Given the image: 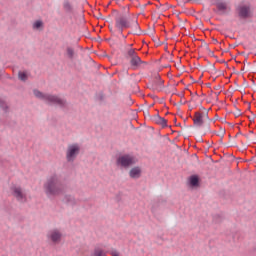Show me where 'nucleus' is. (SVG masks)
<instances>
[{"instance_id": "f257e3e1", "label": "nucleus", "mask_w": 256, "mask_h": 256, "mask_svg": "<svg viewBox=\"0 0 256 256\" xmlns=\"http://www.w3.org/2000/svg\"><path fill=\"white\" fill-rule=\"evenodd\" d=\"M63 189V183H61V179L57 175L50 176L44 184V192L50 198L61 195Z\"/></svg>"}, {"instance_id": "f03ea898", "label": "nucleus", "mask_w": 256, "mask_h": 256, "mask_svg": "<svg viewBox=\"0 0 256 256\" xmlns=\"http://www.w3.org/2000/svg\"><path fill=\"white\" fill-rule=\"evenodd\" d=\"M134 29V31H137L139 29V23L134 20L133 22H130L125 16L120 15L115 18V25H109V30L112 33H120V35H123V31L125 29Z\"/></svg>"}, {"instance_id": "7ed1b4c3", "label": "nucleus", "mask_w": 256, "mask_h": 256, "mask_svg": "<svg viewBox=\"0 0 256 256\" xmlns=\"http://www.w3.org/2000/svg\"><path fill=\"white\" fill-rule=\"evenodd\" d=\"M34 95L38 99H42V101H45L50 105H59L60 107H63L66 103L65 100L59 98L58 96L51 95V94H43L39 90H34Z\"/></svg>"}, {"instance_id": "20e7f679", "label": "nucleus", "mask_w": 256, "mask_h": 256, "mask_svg": "<svg viewBox=\"0 0 256 256\" xmlns=\"http://www.w3.org/2000/svg\"><path fill=\"white\" fill-rule=\"evenodd\" d=\"M81 153V145L78 143L69 144L66 149V161L73 163L77 159V155Z\"/></svg>"}, {"instance_id": "39448f33", "label": "nucleus", "mask_w": 256, "mask_h": 256, "mask_svg": "<svg viewBox=\"0 0 256 256\" xmlns=\"http://www.w3.org/2000/svg\"><path fill=\"white\" fill-rule=\"evenodd\" d=\"M236 13L240 19H249L251 17V4L247 2H241L236 7Z\"/></svg>"}, {"instance_id": "423d86ee", "label": "nucleus", "mask_w": 256, "mask_h": 256, "mask_svg": "<svg viewBox=\"0 0 256 256\" xmlns=\"http://www.w3.org/2000/svg\"><path fill=\"white\" fill-rule=\"evenodd\" d=\"M135 163H137V158L129 154L122 155L117 159L118 167H123L124 169L131 167V165H135Z\"/></svg>"}, {"instance_id": "0eeeda50", "label": "nucleus", "mask_w": 256, "mask_h": 256, "mask_svg": "<svg viewBox=\"0 0 256 256\" xmlns=\"http://www.w3.org/2000/svg\"><path fill=\"white\" fill-rule=\"evenodd\" d=\"M11 195L14 196V198L19 201V203H25L27 201V193H25V190L22 189L19 185H12L10 188Z\"/></svg>"}, {"instance_id": "6e6552de", "label": "nucleus", "mask_w": 256, "mask_h": 256, "mask_svg": "<svg viewBox=\"0 0 256 256\" xmlns=\"http://www.w3.org/2000/svg\"><path fill=\"white\" fill-rule=\"evenodd\" d=\"M127 59L130 60V65H131L132 69H139V67H141L142 63H145L137 55V52L135 51V49H129L128 50Z\"/></svg>"}, {"instance_id": "1a4fd4ad", "label": "nucleus", "mask_w": 256, "mask_h": 256, "mask_svg": "<svg viewBox=\"0 0 256 256\" xmlns=\"http://www.w3.org/2000/svg\"><path fill=\"white\" fill-rule=\"evenodd\" d=\"M62 237L63 233H61V230L59 229H52L47 233L48 241H51V243H54V245L61 243Z\"/></svg>"}, {"instance_id": "9d476101", "label": "nucleus", "mask_w": 256, "mask_h": 256, "mask_svg": "<svg viewBox=\"0 0 256 256\" xmlns=\"http://www.w3.org/2000/svg\"><path fill=\"white\" fill-rule=\"evenodd\" d=\"M208 119L209 114H207V112H196L193 118V122L196 127H202L203 123H205Z\"/></svg>"}, {"instance_id": "9b49d317", "label": "nucleus", "mask_w": 256, "mask_h": 256, "mask_svg": "<svg viewBox=\"0 0 256 256\" xmlns=\"http://www.w3.org/2000/svg\"><path fill=\"white\" fill-rule=\"evenodd\" d=\"M141 173H143V170L139 166H135L130 169L129 171V177L131 179H139L141 177Z\"/></svg>"}, {"instance_id": "f8f14e48", "label": "nucleus", "mask_w": 256, "mask_h": 256, "mask_svg": "<svg viewBox=\"0 0 256 256\" xmlns=\"http://www.w3.org/2000/svg\"><path fill=\"white\" fill-rule=\"evenodd\" d=\"M191 187H199V176L193 175L189 178Z\"/></svg>"}, {"instance_id": "ddd939ff", "label": "nucleus", "mask_w": 256, "mask_h": 256, "mask_svg": "<svg viewBox=\"0 0 256 256\" xmlns=\"http://www.w3.org/2000/svg\"><path fill=\"white\" fill-rule=\"evenodd\" d=\"M216 7H217L218 11H223V12H225L227 9H229L227 2H217Z\"/></svg>"}, {"instance_id": "4468645a", "label": "nucleus", "mask_w": 256, "mask_h": 256, "mask_svg": "<svg viewBox=\"0 0 256 256\" xmlns=\"http://www.w3.org/2000/svg\"><path fill=\"white\" fill-rule=\"evenodd\" d=\"M33 29H35L36 31H39V29H43V21L38 20L35 21L32 25Z\"/></svg>"}, {"instance_id": "2eb2a0df", "label": "nucleus", "mask_w": 256, "mask_h": 256, "mask_svg": "<svg viewBox=\"0 0 256 256\" xmlns=\"http://www.w3.org/2000/svg\"><path fill=\"white\" fill-rule=\"evenodd\" d=\"M66 55L69 59H73V57H75V50L72 47H68L66 49Z\"/></svg>"}, {"instance_id": "dca6fc26", "label": "nucleus", "mask_w": 256, "mask_h": 256, "mask_svg": "<svg viewBox=\"0 0 256 256\" xmlns=\"http://www.w3.org/2000/svg\"><path fill=\"white\" fill-rule=\"evenodd\" d=\"M18 79H20V81H27V79H29V76L27 75V72L20 71L18 73Z\"/></svg>"}, {"instance_id": "f3484780", "label": "nucleus", "mask_w": 256, "mask_h": 256, "mask_svg": "<svg viewBox=\"0 0 256 256\" xmlns=\"http://www.w3.org/2000/svg\"><path fill=\"white\" fill-rule=\"evenodd\" d=\"M91 256H107V253L101 249H95Z\"/></svg>"}, {"instance_id": "a211bd4d", "label": "nucleus", "mask_w": 256, "mask_h": 256, "mask_svg": "<svg viewBox=\"0 0 256 256\" xmlns=\"http://www.w3.org/2000/svg\"><path fill=\"white\" fill-rule=\"evenodd\" d=\"M63 7L65 11H71L73 9V6H71V2H69V0L64 1Z\"/></svg>"}, {"instance_id": "6ab92c4d", "label": "nucleus", "mask_w": 256, "mask_h": 256, "mask_svg": "<svg viewBox=\"0 0 256 256\" xmlns=\"http://www.w3.org/2000/svg\"><path fill=\"white\" fill-rule=\"evenodd\" d=\"M157 119V123H159L163 127L167 126V121L165 120V118L158 117Z\"/></svg>"}, {"instance_id": "aec40b11", "label": "nucleus", "mask_w": 256, "mask_h": 256, "mask_svg": "<svg viewBox=\"0 0 256 256\" xmlns=\"http://www.w3.org/2000/svg\"><path fill=\"white\" fill-rule=\"evenodd\" d=\"M68 203H75V198H73V197H69V200H68Z\"/></svg>"}, {"instance_id": "412c9836", "label": "nucleus", "mask_w": 256, "mask_h": 256, "mask_svg": "<svg viewBox=\"0 0 256 256\" xmlns=\"http://www.w3.org/2000/svg\"><path fill=\"white\" fill-rule=\"evenodd\" d=\"M111 255H112V256H119V252L114 251V252L111 253Z\"/></svg>"}, {"instance_id": "4be33fe9", "label": "nucleus", "mask_w": 256, "mask_h": 256, "mask_svg": "<svg viewBox=\"0 0 256 256\" xmlns=\"http://www.w3.org/2000/svg\"><path fill=\"white\" fill-rule=\"evenodd\" d=\"M157 80L159 85H163V80H161L159 77L157 78Z\"/></svg>"}]
</instances>
